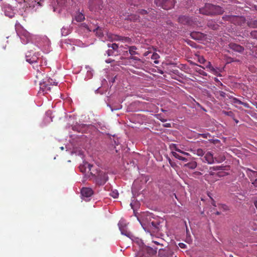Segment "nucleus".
I'll list each match as a JSON object with an SVG mask.
<instances>
[{"label": "nucleus", "instance_id": "nucleus-54", "mask_svg": "<svg viewBox=\"0 0 257 257\" xmlns=\"http://www.w3.org/2000/svg\"><path fill=\"white\" fill-rule=\"evenodd\" d=\"M153 242H154V243H155V244H156L157 245L160 244V243L156 241H153Z\"/></svg>", "mask_w": 257, "mask_h": 257}, {"label": "nucleus", "instance_id": "nucleus-51", "mask_svg": "<svg viewBox=\"0 0 257 257\" xmlns=\"http://www.w3.org/2000/svg\"><path fill=\"white\" fill-rule=\"evenodd\" d=\"M131 59L135 60H140V59H139L138 57H135V56L131 57Z\"/></svg>", "mask_w": 257, "mask_h": 257}, {"label": "nucleus", "instance_id": "nucleus-11", "mask_svg": "<svg viewBox=\"0 0 257 257\" xmlns=\"http://www.w3.org/2000/svg\"><path fill=\"white\" fill-rule=\"evenodd\" d=\"M93 166L86 162H84L83 164L80 165L79 169L81 172L83 173H90L91 175H95L92 172Z\"/></svg>", "mask_w": 257, "mask_h": 257}, {"label": "nucleus", "instance_id": "nucleus-23", "mask_svg": "<svg viewBox=\"0 0 257 257\" xmlns=\"http://www.w3.org/2000/svg\"><path fill=\"white\" fill-rule=\"evenodd\" d=\"M172 154L173 155V156H174L176 158H177L180 160H182L184 162H187L188 161L187 159L180 156V155H179L177 153H176L175 152H172Z\"/></svg>", "mask_w": 257, "mask_h": 257}, {"label": "nucleus", "instance_id": "nucleus-43", "mask_svg": "<svg viewBox=\"0 0 257 257\" xmlns=\"http://www.w3.org/2000/svg\"><path fill=\"white\" fill-rule=\"evenodd\" d=\"M179 246L181 248H186V245L184 244V243H179Z\"/></svg>", "mask_w": 257, "mask_h": 257}, {"label": "nucleus", "instance_id": "nucleus-50", "mask_svg": "<svg viewBox=\"0 0 257 257\" xmlns=\"http://www.w3.org/2000/svg\"><path fill=\"white\" fill-rule=\"evenodd\" d=\"M140 13L142 14V15H145L147 14V11L145 10H142L140 11Z\"/></svg>", "mask_w": 257, "mask_h": 257}, {"label": "nucleus", "instance_id": "nucleus-44", "mask_svg": "<svg viewBox=\"0 0 257 257\" xmlns=\"http://www.w3.org/2000/svg\"><path fill=\"white\" fill-rule=\"evenodd\" d=\"M42 75V74H41V73L40 72H39V71L38 70V72H37V75H36V77L39 78H41V76Z\"/></svg>", "mask_w": 257, "mask_h": 257}, {"label": "nucleus", "instance_id": "nucleus-16", "mask_svg": "<svg viewBox=\"0 0 257 257\" xmlns=\"http://www.w3.org/2000/svg\"><path fill=\"white\" fill-rule=\"evenodd\" d=\"M86 28L89 31H93L95 32L96 35L98 37H102L103 35L102 30L101 28H100L99 26H97L95 29H92L91 28H89L87 25L85 26Z\"/></svg>", "mask_w": 257, "mask_h": 257}, {"label": "nucleus", "instance_id": "nucleus-22", "mask_svg": "<svg viewBox=\"0 0 257 257\" xmlns=\"http://www.w3.org/2000/svg\"><path fill=\"white\" fill-rule=\"evenodd\" d=\"M86 68L87 69V73L85 77V79L88 80L92 78L93 76V73L91 69L88 66H86Z\"/></svg>", "mask_w": 257, "mask_h": 257}, {"label": "nucleus", "instance_id": "nucleus-8", "mask_svg": "<svg viewBox=\"0 0 257 257\" xmlns=\"http://www.w3.org/2000/svg\"><path fill=\"white\" fill-rule=\"evenodd\" d=\"M204 159L205 161L203 160V162H206L209 164H212L215 162L220 163L224 160V158H223L221 160L218 161L217 158H214L213 154L210 152H208L205 154Z\"/></svg>", "mask_w": 257, "mask_h": 257}, {"label": "nucleus", "instance_id": "nucleus-13", "mask_svg": "<svg viewBox=\"0 0 257 257\" xmlns=\"http://www.w3.org/2000/svg\"><path fill=\"white\" fill-rule=\"evenodd\" d=\"M3 11L5 13V16L9 18L13 17L15 15V10L10 5H6L3 8Z\"/></svg>", "mask_w": 257, "mask_h": 257}, {"label": "nucleus", "instance_id": "nucleus-15", "mask_svg": "<svg viewBox=\"0 0 257 257\" xmlns=\"http://www.w3.org/2000/svg\"><path fill=\"white\" fill-rule=\"evenodd\" d=\"M57 6L53 7L54 12H58L60 13L62 11V8L63 7L65 4V0H57Z\"/></svg>", "mask_w": 257, "mask_h": 257}, {"label": "nucleus", "instance_id": "nucleus-14", "mask_svg": "<svg viewBox=\"0 0 257 257\" xmlns=\"http://www.w3.org/2000/svg\"><path fill=\"white\" fill-rule=\"evenodd\" d=\"M108 180V176L104 173H101L98 175L96 182L99 185L104 184Z\"/></svg>", "mask_w": 257, "mask_h": 257}, {"label": "nucleus", "instance_id": "nucleus-30", "mask_svg": "<svg viewBox=\"0 0 257 257\" xmlns=\"http://www.w3.org/2000/svg\"><path fill=\"white\" fill-rule=\"evenodd\" d=\"M110 195L114 198H116L118 196V193L116 190H112L110 193Z\"/></svg>", "mask_w": 257, "mask_h": 257}, {"label": "nucleus", "instance_id": "nucleus-46", "mask_svg": "<svg viewBox=\"0 0 257 257\" xmlns=\"http://www.w3.org/2000/svg\"><path fill=\"white\" fill-rule=\"evenodd\" d=\"M219 94H220V95L221 96L223 97H224L225 96V95H226L225 93L223 92V91H220L219 92Z\"/></svg>", "mask_w": 257, "mask_h": 257}, {"label": "nucleus", "instance_id": "nucleus-36", "mask_svg": "<svg viewBox=\"0 0 257 257\" xmlns=\"http://www.w3.org/2000/svg\"><path fill=\"white\" fill-rule=\"evenodd\" d=\"M109 106L111 108V111L118 110V109H121L122 107V106L120 104H119L117 106H111L110 105H109Z\"/></svg>", "mask_w": 257, "mask_h": 257}, {"label": "nucleus", "instance_id": "nucleus-52", "mask_svg": "<svg viewBox=\"0 0 257 257\" xmlns=\"http://www.w3.org/2000/svg\"><path fill=\"white\" fill-rule=\"evenodd\" d=\"M181 154H184V155H186V156H189L190 155L189 153L185 152H183V151H182Z\"/></svg>", "mask_w": 257, "mask_h": 257}, {"label": "nucleus", "instance_id": "nucleus-39", "mask_svg": "<svg viewBox=\"0 0 257 257\" xmlns=\"http://www.w3.org/2000/svg\"><path fill=\"white\" fill-rule=\"evenodd\" d=\"M251 37L255 39H257V31H252L250 33Z\"/></svg>", "mask_w": 257, "mask_h": 257}, {"label": "nucleus", "instance_id": "nucleus-49", "mask_svg": "<svg viewBox=\"0 0 257 257\" xmlns=\"http://www.w3.org/2000/svg\"><path fill=\"white\" fill-rule=\"evenodd\" d=\"M240 104L243 105L245 107H249V104L247 103L242 102V103H241Z\"/></svg>", "mask_w": 257, "mask_h": 257}, {"label": "nucleus", "instance_id": "nucleus-61", "mask_svg": "<svg viewBox=\"0 0 257 257\" xmlns=\"http://www.w3.org/2000/svg\"><path fill=\"white\" fill-rule=\"evenodd\" d=\"M216 214H217V215H219V212L217 211V212H216Z\"/></svg>", "mask_w": 257, "mask_h": 257}, {"label": "nucleus", "instance_id": "nucleus-42", "mask_svg": "<svg viewBox=\"0 0 257 257\" xmlns=\"http://www.w3.org/2000/svg\"><path fill=\"white\" fill-rule=\"evenodd\" d=\"M199 135L203 138H207L208 136H210L209 134H200Z\"/></svg>", "mask_w": 257, "mask_h": 257}, {"label": "nucleus", "instance_id": "nucleus-53", "mask_svg": "<svg viewBox=\"0 0 257 257\" xmlns=\"http://www.w3.org/2000/svg\"><path fill=\"white\" fill-rule=\"evenodd\" d=\"M181 154H184V155H186V156H189L190 155L189 153L185 152H183V151H182Z\"/></svg>", "mask_w": 257, "mask_h": 257}, {"label": "nucleus", "instance_id": "nucleus-7", "mask_svg": "<svg viewBox=\"0 0 257 257\" xmlns=\"http://www.w3.org/2000/svg\"><path fill=\"white\" fill-rule=\"evenodd\" d=\"M40 89L45 92H47V91L50 90V85H56L57 82H56L55 81L53 80L51 78H47L46 80H43L42 81L40 82Z\"/></svg>", "mask_w": 257, "mask_h": 257}, {"label": "nucleus", "instance_id": "nucleus-4", "mask_svg": "<svg viewBox=\"0 0 257 257\" xmlns=\"http://www.w3.org/2000/svg\"><path fill=\"white\" fill-rule=\"evenodd\" d=\"M157 248H153L147 245H143L141 247V252L144 257H154L156 254Z\"/></svg>", "mask_w": 257, "mask_h": 257}, {"label": "nucleus", "instance_id": "nucleus-28", "mask_svg": "<svg viewBox=\"0 0 257 257\" xmlns=\"http://www.w3.org/2000/svg\"><path fill=\"white\" fill-rule=\"evenodd\" d=\"M221 169H222V167L221 166H214V167H211L210 168V171H209L210 175L212 176L214 175V173H213L212 171L219 170H221Z\"/></svg>", "mask_w": 257, "mask_h": 257}, {"label": "nucleus", "instance_id": "nucleus-47", "mask_svg": "<svg viewBox=\"0 0 257 257\" xmlns=\"http://www.w3.org/2000/svg\"><path fill=\"white\" fill-rule=\"evenodd\" d=\"M45 119H46L49 122L52 121V118L50 117H49L48 116L46 117Z\"/></svg>", "mask_w": 257, "mask_h": 257}, {"label": "nucleus", "instance_id": "nucleus-58", "mask_svg": "<svg viewBox=\"0 0 257 257\" xmlns=\"http://www.w3.org/2000/svg\"><path fill=\"white\" fill-rule=\"evenodd\" d=\"M50 114L49 111H48L47 112V113H46V115H48V114Z\"/></svg>", "mask_w": 257, "mask_h": 257}, {"label": "nucleus", "instance_id": "nucleus-38", "mask_svg": "<svg viewBox=\"0 0 257 257\" xmlns=\"http://www.w3.org/2000/svg\"><path fill=\"white\" fill-rule=\"evenodd\" d=\"M206 60L202 56L198 57V62L201 64H204Z\"/></svg>", "mask_w": 257, "mask_h": 257}, {"label": "nucleus", "instance_id": "nucleus-9", "mask_svg": "<svg viewBox=\"0 0 257 257\" xmlns=\"http://www.w3.org/2000/svg\"><path fill=\"white\" fill-rule=\"evenodd\" d=\"M159 225L158 222L155 219H153L152 221H151V223L148 224V226H146L147 228H144V230L146 231L149 232H156L158 230V225Z\"/></svg>", "mask_w": 257, "mask_h": 257}, {"label": "nucleus", "instance_id": "nucleus-19", "mask_svg": "<svg viewBox=\"0 0 257 257\" xmlns=\"http://www.w3.org/2000/svg\"><path fill=\"white\" fill-rule=\"evenodd\" d=\"M71 29L68 26H64L61 29V34L62 36H66L70 34Z\"/></svg>", "mask_w": 257, "mask_h": 257}, {"label": "nucleus", "instance_id": "nucleus-40", "mask_svg": "<svg viewBox=\"0 0 257 257\" xmlns=\"http://www.w3.org/2000/svg\"><path fill=\"white\" fill-rule=\"evenodd\" d=\"M206 67L210 71L213 67L210 62H207Z\"/></svg>", "mask_w": 257, "mask_h": 257}, {"label": "nucleus", "instance_id": "nucleus-6", "mask_svg": "<svg viewBox=\"0 0 257 257\" xmlns=\"http://www.w3.org/2000/svg\"><path fill=\"white\" fill-rule=\"evenodd\" d=\"M155 4L165 10H169L173 7L175 4L174 0H155Z\"/></svg>", "mask_w": 257, "mask_h": 257}, {"label": "nucleus", "instance_id": "nucleus-27", "mask_svg": "<svg viewBox=\"0 0 257 257\" xmlns=\"http://www.w3.org/2000/svg\"><path fill=\"white\" fill-rule=\"evenodd\" d=\"M170 149L172 150V152H174V151H176L179 153H181L182 151L176 144H172L170 145Z\"/></svg>", "mask_w": 257, "mask_h": 257}, {"label": "nucleus", "instance_id": "nucleus-55", "mask_svg": "<svg viewBox=\"0 0 257 257\" xmlns=\"http://www.w3.org/2000/svg\"><path fill=\"white\" fill-rule=\"evenodd\" d=\"M137 183V181H135L134 182L133 184V187H134V186H135V185H136V184Z\"/></svg>", "mask_w": 257, "mask_h": 257}, {"label": "nucleus", "instance_id": "nucleus-41", "mask_svg": "<svg viewBox=\"0 0 257 257\" xmlns=\"http://www.w3.org/2000/svg\"><path fill=\"white\" fill-rule=\"evenodd\" d=\"M108 39L109 41H112L115 39V36H114L111 34H107Z\"/></svg>", "mask_w": 257, "mask_h": 257}, {"label": "nucleus", "instance_id": "nucleus-56", "mask_svg": "<svg viewBox=\"0 0 257 257\" xmlns=\"http://www.w3.org/2000/svg\"><path fill=\"white\" fill-rule=\"evenodd\" d=\"M184 18V17H182L179 18V21H181L182 19Z\"/></svg>", "mask_w": 257, "mask_h": 257}, {"label": "nucleus", "instance_id": "nucleus-29", "mask_svg": "<svg viewBox=\"0 0 257 257\" xmlns=\"http://www.w3.org/2000/svg\"><path fill=\"white\" fill-rule=\"evenodd\" d=\"M137 48L135 46H132L129 47V52L131 55H136L137 52L136 51Z\"/></svg>", "mask_w": 257, "mask_h": 257}, {"label": "nucleus", "instance_id": "nucleus-18", "mask_svg": "<svg viewBox=\"0 0 257 257\" xmlns=\"http://www.w3.org/2000/svg\"><path fill=\"white\" fill-rule=\"evenodd\" d=\"M43 43H44L43 46L45 47L44 49L46 50V52L47 53L49 51L48 48L50 45V42L47 37H44L42 39Z\"/></svg>", "mask_w": 257, "mask_h": 257}, {"label": "nucleus", "instance_id": "nucleus-31", "mask_svg": "<svg viewBox=\"0 0 257 257\" xmlns=\"http://www.w3.org/2000/svg\"><path fill=\"white\" fill-rule=\"evenodd\" d=\"M122 229H123V231H122V232H121V233L122 234L124 235H125V236H127V237H128L129 238H131L132 236L131 233L128 232V231H127L126 230V228H124Z\"/></svg>", "mask_w": 257, "mask_h": 257}, {"label": "nucleus", "instance_id": "nucleus-60", "mask_svg": "<svg viewBox=\"0 0 257 257\" xmlns=\"http://www.w3.org/2000/svg\"><path fill=\"white\" fill-rule=\"evenodd\" d=\"M130 205L131 206L132 208H133V204H132V203H131L130 204Z\"/></svg>", "mask_w": 257, "mask_h": 257}, {"label": "nucleus", "instance_id": "nucleus-20", "mask_svg": "<svg viewBox=\"0 0 257 257\" xmlns=\"http://www.w3.org/2000/svg\"><path fill=\"white\" fill-rule=\"evenodd\" d=\"M118 226L119 227V229L120 231V232L123 231V228H126V223L124 219H121L118 223Z\"/></svg>", "mask_w": 257, "mask_h": 257}, {"label": "nucleus", "instance_id": "nucleus-5", "mask_svg": "<svg viewBox=\"0 0 257 257\" xmlns=\"http://www.w3.org/2000/svg\"><path fill=\"white\" fill-rule=\"evenodd\" d=\"M154 219L152 214L149 212L145 213L142 215V220L138 218L143 228H147L146 226H148V224L151 223Z\"/></svg>", "mask_w": 257, "mask_h": 257}, {"label": "nucleus", "instance_id": "nucleus-24", "mask_svg": "<svg viewBox=\"0 0 257 257\" xmlns=\"http://www.w3.org/2000/svg\"><path fill=\"white\" fill-rule=\"evenodd\" d=\"M85 19L84 15L81 13H78L75 16V20L77 22H81Z\"/></svg>", "mask_w": 257, "mask_h": 257}, {"label": "nucleus", "instance_id": "nucleus-10", "mask_svg": "<svg viewBox=\"0 0 257 257\" xmlns=\"http://www.w3.org/2000/svg\"><path fill=\"white\" fill-rule=\"evenodd\" d=\"M101 0H89V7L91 11H96L100 9Z\"/></svg>", "mask_w": 257, "mask_h": 257}, {"label": "nucleus", "instance_id": "nucleus-3", "mask_svg": "<svg viewBox=\"0 0 257 257\" xmlns=\"http://www.w3.org/2000/svg\"><path fill=\"white\" fill-rule=\"evenodd\" d=\"M40 54L38 53H33L32 50L29 51L26 54V61L30 64L35 63H40L41 64L42 58L40 57Z\"/></svg>", "mask_w": 257, "mask_h": 257}, {"label": "nucleus", "instance_id": "nucleus-25", "mask_svg": "<svg viewBox=\"0 0 257 257\" xmlns=\"http://www.w3.org/2000/svg\"><path fill=\"white\" fill-rule=\"evenodd\" d=\"M159 55L156 53H153L151 56V59L154 60V62L155 64L159 63V61L158 60V59L159 58Z\"/></svg>", "mask_w": 257, "mask_h": 257}, {"label": "nucleus", "instance_id": "nucleus-59", "mask_svg": "<svg viewBox=\"0 0 257 257\" xmlns=\"http://www.w3.org/2000/svg\"><path fill=\"white\" fill-rule=\"evenodd\" d=\"M60 149H61V150H64V147H61L60 148Z\"/></svg>", "mask_w": 257, "mask_h": 257}, {"label": "nucleus", "instance_id": "nucleus-26", "mask_svg": "<svg viewBox=\"0 0 257 257\" xmlns=\"http://www.w3.org/2000/svg\"><path fill=\"white\" fill-rule=\"evenodd\" d=\"M194 154L197 155L198 156H203L204 155L203 150L201 149H198L197 150H193Z\"/></svg>", "mask_w": 257, "mask_h": 257}, {"label": "nucleus", "instance_id": "nucleus-2", "mask_svg": "<svg viewBox=\"0 0 257 257\" xmlns=\"http://www.w3.org/2000/svg\"><path fill=\"white\" fill-rule=\"evenodd\" d=\"M16 31L22 43L26 44L30 42H33V39L35 36H31L27 30L22 28L20 29L17 28Z\"/></svg>", "mask_w": 257, "mask_h": 257}, {"label": "nucleus", "instance_id": "nucleus-35", "mask_svg": "<svg viewBox=\"0 0 257 257\" xmlns=\"http://www.w3.org/2000/svg\"><path fill=\"white\" fill-rule=\"evenodd\" d=\"M232 102L234 104H240L242 103V102L236 98H233Z\"/></svg>", "mask_w": 257, "mask_h": 257}, {"label": "nucleus", "instance_id": "nucleus-21", "mask_svg": "<svg viewBox=\"0 0 257 257\" xmlns=\"http://www.w3.org/2000/svg\"><path fill=\"white\" fill-rule=\"evenodd\" d=\"M184 167L190 169H194L197 167V163L195 161H192L185 164Z\"/></svg>", "mask_w": 257, "mask_h": 257}, {"label": "nucleus", "instance_id": "nucleus-34", "mask_svg": "<svg viewBox=\"0 0 257 257\" xmlns=\"http://www.w3.org/2000/svg\"><path fill=\"white\" fill-rule=\"evenodd\" d=\"M210 71L213 73V74L216 75V76H218L219 75V70L217 68H215L214 67L212 68V69H211Z\"/></svg>", "mask_w": 257, "mask_h": 257}, {"label": "nucleus", "instance_id": "nucleus-12", "mask_svg": "<svg viewBox=\"0 0 257 257\" xmlns=\"http://www.w3.org/2000/svg\"><path fill=\"white\" fill-rule=\"evenodd\" d=\"M81 195L83 199L87 200L86 199L90 197L93 194V191L90 188L84 187L81 191Z\"/></svg>", "mask_w": 257, "mask_h": 257}, {"label": "nucleus", "instance_id": "nucleus-32", "mask_svg": "<svg viewBox=\"0 0 257 257\" xmlns=\"http://www.w3.org/2000/svg\"><path fill=\"white\" fill-rule=\"evenodd\" d=\"M107 46H108V47L112 48L113 50H116L118 49V45L115 44V43H113V44H108Z\"/></svg>", "mask_w": 257, "mask_h": 257}, {"label": "nucleus", "instance_id": "nucleus-48", "mask_svg": "<svg viewBox=\"0 0 257 257\" xmlns=\"http://www.w3.org/2000/svg\"><path fill=\"white\" fill-rule=\"evenodd\" d=\"M252 184L255 187L257 188V179H255V180L252 182Z\"/></svg>", "mask_w": 257, "mask_h": 257}, {"label": "nucleus", "instance_id": "nucleus-37", "mask_svg": "<svg viewBox=\"0 0 257 257\" xmlns=\"http://www.w3.org/2000/svg\"><path fill=\"white\" fill-rule=\"evenodd\" d=\"M246 173L249 176H250L255 175L256 174V172L254 171H253L249 169H247L246 170Z\"/></svg>", "mask_w": 257, "mask_h": 257}, {"label": "nucleus", "instance_id": "nucleus-57", "mask_svg": "<svg viewBox=\"0 0 257 257\" xmlns=\"http://www.w3.org/2000/svg\"><path fill=\"white\" fill-rule=\"evenodd\" d=\"M106 62L108 63H110V61H109V60H106Z\"/></svg>", "mask_w": 257, "mask_h": 257}, {"label": "nucleus", "instance_id": "nucleus-17", "mask_svg": "<svg viewBox=\"0 0 257 257\" xmlns=\"http://www.w3.org/2000/svg\"><path fill=\"white\" fill-rule=\"evenodd\" d=\"M229 47L233 51L239 53L242 52L244 50V48L242 46L235 43L230 44Z\"/></svg>", "mask_w": 257, "mask_h": 257}, {"label": "nucleus", "instance_id": "nucleus-1", "mask_svg": "<svg viewBox=\"0 0 257 257\" xmlns=\"http://www.w3.org/2000/svg\"><path fill=\"white\" fill-rule=\"evenodd\" d=\"M200 13L206 15H215L222 13V9L218 6L206 4L199 9Z\"/></svg>", "mask_w": 257, "mask_h": 257}, {"label": "nucleus", "instance_id": "nucleus-45", "mask_svg": "<svg viewBox=\"0 0 257 257\" xmlns=\"http://www.w3.org/2000/svg\"><path fill=\"white\" fill-rule=\"evenodd\" d=\"M107 53L108 56H111L112 55L113 51L112 50H108L107 51Z\"/></svg>", "mask_w": 257, "mask_h": 257}, {"label": "nucleus", "instance_id": "nucleus-33", "mask_svg": "<svg viewBox=\"0 0 257 257\" xmlns=\"http://www.w3.org/2000/svg\"><path fill=\"white\" fill-rule=\"evenodd\" d=\"M201 34L199 33H192L191 34L192 37L194 39H199Z\"/></svg>", "mask_w": 257, "mask_h": 257}]
</instances>
